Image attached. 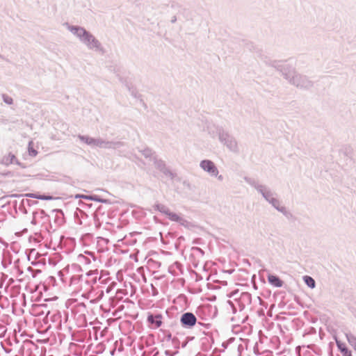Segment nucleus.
Wrapping results in <instances>:
<instances>
[{
	"label": "nucleus",
	"instance_id": "obj_8",
	"mask_svg": "<svg viewBox=\"0 0 356 356\" xmlns=\"http://www.w3.org/2000/svg\"><path fill=\"white\" fill-rule=\"evenodd\" d=\"M337 345L338 348L341 350V352L343 353V356L344 355L346 352H350L346 348L345 344L341 343L339 341H337Z\"/></svg>",
	"mask_w": 356,
	"mask_h": 356
},
{
	"label": "nucleus",
	"instance_id": "obj_9",
	"mask_svg": "<svg viewBox=\"0 0 356 356\" xmlns=\"http://www.w3.org/2000/svg\"><path fill=\"white\" fill-rule=\"evenodd\" d=\"M29 154L31 156H35L38 154V152L34 149L32 143L29 145Z\"/></svg>",
	"mask_w": 356,
	"mask_h": 356
},
{
	"label": "nucleus",
	"instance_id": "obj_11",
	"mask_svg": "<svg viewBox=\"0 0 356 356\" xmlns=\"http://www.w3.org/2000/svg\"><path fill=\"white\" fill-rule=\"evenodd\" d=\"M343 356H352V354L350 352H346Z\"/></svg>",
	"mask_w": 356,
	"mask_h": 356
},
{
	"label": "nucleus",
	"instance_id": "obj_4",
	"mask_svg": "<svg viewBox=\"0 0 356 356\" xmlns=\"http://www.w3.org/2000/svg\"><path fill=\"white\" fill-rule=\"evenodd\" d=\"M2 163L6 165L17 163L15 156L11 153L5 155L2 159Z\"/></svg>",
	"mask_w": 356,
	"mask_h": 356
},
{
	"label": "nucleus",
	"instance_id": "obj_5",
	"mask_svg": "<svg viewBox=\"0 0 356 356\" xmlns=\"http://www.w3.org/2000/svg\"><path fill=\"white\" fill-rule=\"evenodd\" d=\"M268 280L271 285L276 287H281L283 284V282L278 277L273 275H269Z\"/></svg>",
	"mask_w": 356,
	"mask_h": 356
},
{
	"label": "nucleus",
	"instance_id": "obj_3",
	"mask_svg": "<svg viewBox=\"0 0 356 356\" xmlns=\"http://www.w3.org/2000/svg\"><path fill=\"white\" fill-rule=\"evenodd\" d=\"M161 318V315H156L155 316L150 315L148 316V321L154 325V328H158L162 324Z\"/></svg>",
	"mask_w": 356,
	"mask_h": 356
},
{
	"label": "nucleus",
	"instance_id": "obj_10",
	"mask_svg": "<svg viewBox=\"0 0 356 356\" xmlns=\"http://www.w3.org/2000/svg\"><path fill=\"white\" fill-rule=\"evenodd\" d=\"M27 197H33L36 199H40V200H48L50 199V197H45L41 195H34V194H27Z\"/></svg>",
	"mask_w": 356,
	"mask_h": 356
},
{
	"label": "nucleus",
	"instance_id": "obj_7",
	"mask_svg": "<svg viewBox=\"0 0 356 356\" xmlns=\"http://www.w3.org/2000/svg\"><path fill=\"white\" fill-rule=\"evenodd\" d=\"M304 281L308 286H309L311 288H314L315 281L312 277L306 275L304 277Z\"/></svg>",
	"mask_w": 356,
	"mask_h": 356
},
{
	"label": "nucleus",
	"instance_id": "obj_1",
	"mask_svg": "<svg viewBox=\"0 0 356 356\" xmlns=\"http://www.w3.org/2000/svg\"><path fill=\"white\" fill-rule=\"evenodd\" d=\"M196 317L192 313H185L182 315L181 318V322L182 325L185 326L192 327L196 323Z\"/></svg>",
	"mask_w": 356,
	"mask_h": 356
},
{
	"label": "nucleus",
	"instance_id": "obj_6",
	"mask_svg": "<svg viewBox=\"0 0 356 356\" xmlns=\"http://www.w3.org/2000/svg\"><path fill=\"white\" fill-rule=\"evenodd\" d=\"M75 30L76 31V33L79 35L83 36V39L84 41L90 42V40H92V42H95V39L93 38V37L89 35L88 33H86L84 29L76 28Z\"/></svg>",
	"mask_w": 356,
	"mask_h": 356
},
{
	"label": "nucleus",
	"instance_id": "obj_2",
	"mask_svg": "<svg viewBox=\"0 0 356 356\" xmlns=\"http://www.w3.org/2000/svg\"><path fill=\"white\" fill-rule=\"evenodd\" d=\"M201 167L212 175H217L218 171L215 166L214 163L209 160H204L201 162Z\"/></svg>",
	"mask_w": 356,
	"mask_h": 356
}]
</instances>
